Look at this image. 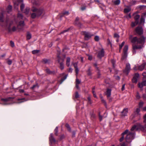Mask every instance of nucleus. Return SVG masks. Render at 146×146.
I'll return each mask as SVG.
<instances>
[{
  "label": "nucleus",
  "instance_id": "f257e3e1",
  "mask_svg": "<svg viewBox=\"0 0 146 146\" xmlns=\"http://www.w3.org/2000/svg\"><path fill=\"white\" fill-rule=\"evenodd\" d=\"M3 15L1 14L0 16V25L2 27H6L9 31H15L16 30V29L15 27H13L11 29L10 27L13 24V22L12 21H9V19L8 18H7L5 21L3 20Z\"/></svg>",
  "mask_w": 146,
  "mask_h": 146
},
{
  "label": "nucleus",
  "instance_id": "f03ea898",
  "mask_svg": "<svg viewBox=\"0 0 146 146\" xmlns=\"http://www.w3.org/2000/svg\"><path fill=\"white\" fill-rule=\"evenodd\" d=\"M31 11L33 12L31 15V17L33 19L39 17L44 12V10L43 8L38 9L35 7H33L31 9Z\"/></svg>",
  "mask_w": 146,
  "mask_h": 146
},
{
  "label": "nucleus",
  "instance_id": "7ed1b4c3",
  "mask_svg": "<svg viewBox=\"0 0 146 146\" xmlns=\"http://www.w3.org/2000/svg\"><path fill=\"white\" fill-rule=\"evenodd\" d=\"M131 42L133 43L137 42V44H143L145 42V38L143 36H142L138 38L137 37L132 38V36L130 35L129 37Z\"/></svg>",
  "mask_w": 146,
  "mask_h": 146
},
{
  "label": "nucleus",
  "instance_id": "20e7f679",
  "mask_svg": "<svg viewBox=\"0 0 146 146\" xmlns=\"http://www.w3.org/2000/svg\"><path fill=\"white\" fill-rule=\"evenodd\" d=\"M143 118L144 120L143 122L145 123V127L142 126L140 123H137L136 125H134L131 128V131H133L134 130H138L140 129L143 131H146V114L144 116Z\"/></svg>",
  "mask_w": 146,
  "mask_h": 146
},
{
  "label": "nucleus",
  "instance_id": "39448f33",
  "mask_svg": "<svg viewBox=\"0 0 146 146\" xmlns=\"http://www.w3.org/2000/svg\"><path fill=\"white\" fill-rule=\"evenodd\" d=\"M135 135V134L133 133L132 132H129L127 134L126 138V142H131V140L134 139Z\"/></svg>",
  "mask_w": 146,
  "mask_h": 146
},
{
  "label": "nucleus",
  "instance_id": "423d86ee",
  "mask_svg": "<svg viewBox=\"0 0 146 146\" xmlns=\"http://www.w3.org/2000/svg\"><path fill=\"white\" fill-rule=\"evenodd\" d=\"M82 33L84 35L85 39L86 40H88L92 36H93V35L91 33L85 31L82 32Z\"/></svg>",
  "mask_w": 146,
  "mask_h": 146
},
{
  "label": "nucleus",
  "instance_id": "0eeeda50",
  "mask_svg": "<svg viewBox=\"0 0 146 146\" xmlns=\"http://www.w3.org/2000/svg\"><path fill=\"white\" fill-rule=\"evenodd\" d=\"M143 47V45H133V54H135L136 50L138 49L141 48Z\"/></svg>",
  "mask_w": 146,
  "mask_h": 146
},
{
  "label": "nucleus",
  "instance_id": "6e6552de",
  "mask_svg": "<svg viewBox=\"0 0 146 146\" xmlns=\"http://www.w3.org/2000/svg\"><path fill=\"white\" fill-rule=\"evenodd\" d=\"M136 33L139 35H141L143 33V30L141 27H138L135 29Z\"/></svg>",
  "mask_w": 146,
  "mask_h": 146
},
{
  "label": "nucleus",
  "instance_id": "1a4fd4ad",
  "mask_svg": "<svg viewBox=\"0 0 146 146\" xmlns=\"http://www.w3.org/2000/svg\"><path fill=\"white\" fill-rule=\"evenodd\" d=\"M130 70V66L129 64H127L125 68L124 71V72L127 75Z\"/></svg>",
  "mask_w": 146,
  "mask_h": 146
},
{
  "label": "nucleus",
  "instance_id": "9d476101",
  "mask_svg": "<svg viewBox=\"0 0 146 146\" xmlns=\"http://www.w3.org/2000/svg\"><path fill=\"white\" fill-rule=\"evenodd\" d=\"M104 51L103 48H102L98 52V56L99 58H101L104 56Z\"/></svg>",
  "mask_w": 146,
  "mask_h": 146
},
{
  "label": "nucleus",
  "instance_id": "9b49d317",
  "mask_svg": "<svg viewBox=\"0 0 146 146\" xmlns=\"http://www.w3.org/2000/svg\"><path fill=\"white\" fill-rule=\"evenodd\" d=\"M139 77V74L138 73L135 74L132 80L133 82L136 83Z\"/></svg>",
  "mask_w": 146,
  "mask_h": 146
},
{
  "label": "nucleus",
  "instance_id": "f8f14e48",
  "mask_svg": "<svg viewBox=\"0 0 146 146\" xmlns=\"http://www.w3.org/2000/svg\"><path fill=\"white\" fill-rule=\"evenodd\" d=\"M111 89H108L106 92V95L110 102L111 101V99L110 98V96L111 95Z\"/></svg>",
  "mask_w": 146,
  "mask_h": 146
},
{
  "label": "nucleus",
  "instance_id": "ddd939ff",
  "mask_svg": "<svg viewBox=\"0 0 146 146\" xmlns=\"http://www.w3.org/2000/svg\"><path fill=\"white\" fill-rule=\"evenodd\" d=\"M128 112V109L127 108L124 109L123 111L121 112L122 115L124 116L127 115V114Z\"/></svg>",
  "mask_w": 146,
  "mask_h": 146
},
{
  "label": "nucleus",
  "instance_id": "4468645a",
  "mask_svg": "<svg viewBox=\"0 0 146 146\" xmlns=\"http://www.w3.org/2000/svg\"><path fill=\"white\" fill-rule=\"evenodd\" d=\"M49 140L51 143H55L56 142V140L53 136L52 133L50 134L49 137Z\"/></svg>",
  "mask_w": 146,
  "mask_h": 146
},
{
  "label": "nucleus",
  "instance_id": "2eb2a0df",
  "mask_svg": "<svg viewBox=\"0 0 146 146\" xmlns=\"http://www.w3.org/2000/svg\"><path fill=\"white\" fill-rule=\"evenodd\" d=\"M146 86V81L144 80L142 83H139L138 84V86L140 88H142L143 86Z\"/></svg>",
  "mask_w": 146,
  "mask_h": 146
},
{
  "label": "nucleus",
  "instance_id": "dca6fc26",
  "mask_svg": "<svg viewBox=\"0 0 146 146\" xmlns=\"http://www.w3.org/2000/svg\"><path fill=\"white\" fill-rule=\"evenodd\" d=\"M146 64V63L145 62H144L141 65L139 66L138 67L139 70L140 71L143 70L144 69Z\"/></svg>",
  "mask_w": 146,
  "mask_h": 146
},
{
  "label": "nucleus",
  "instance_id": "f3484780",
  "mask_svg": "<svg viewBox=\"0 0 146 146\" xmlns=\"http://www.w3.org/2000/svg\"><path fill=\"white\" fill-rule=\"evenodd\" d=\"M140 17L139 15H136L134 17L135 19V23L136 24H137L138 23V19Z\"/></svg>",
  "mask_w": 146,
  "mask_h": 146
},
{
  "label": "nucleus",
  "instance_id": "a211bd4d",
  "mask_svg": "<svg viewBox=\"0 0 146 146\" xmlns=\"http://www.w3.org/2000/svg\"><path fill=\"white\" fill-rule=\"evenodd\" d=\"M24 25V21H21L19 23V25L17 26V28L19 29H21V28H20V27H23Z\"/></svg>",
  "mask_w": 146,
  "mask_h": 146
},
{
  "label": "nucleus",
  "instance_id": "6ab92c4d",
  "mask_svg": "<svg viewBox=\"0 0 146 146\" xmlns=\"http://www.w3.org/2000/svg\"><path fill=\"white\" fill-rule=\"evenodd\" d=\"M128 46L127 45H125L123 48V53L125 54V56H126V54H127V52L128 49Z\"/></svg>",
  "mask_w": 146,
  "mask_h": 146
},
{
  "label": "nucleus",
  "instance_id": "aec40b11",
  "mask_svg": "<svg viewBox=\"0 0 146 146\" xmlns=\"http://www.w3.org/2000/svg\"><path fill=\"white\" fill-rule=\"evenodd\" d=\"M46 73L49 74H54L55 73L54 71H51L49 69H46Z\"/></svg>",
  "mask_w": 146,
  "mask_h": 146
},
{
  "label": "nucleus",
  "instance_id": "412c9836",
  "mask_svg": "<svg viewBox=\"0 0 146 146\" xmlns=\"http://www.w3.org/2000/svg\"><path fill=\"white\" fill-rule=\"evenodd\" d=\"M140 111V110L139 108H137L136 109L135 111L134 112V114L135 115H139V112Z\"/></svg>",
  "mask_w": 146,
  "mask_h": 146
},
{
  "label": "nucleus",
  "instance_id": "4be33fe9",
  "mask_svg": "<svg viewBox=\"0 0 146 146\" xmlns=\"http://www.w3.org/2000/svg\"><path fill=\"white\" fill-rule=\"evenodd\" d=\"M70 58L69 57H67V60L66 61V65L68 67L70 65Z\"/></svg>",
  "mask_w": 146,
  "mask_h": 146
},
{
  "label": "nucleus",
  "instance_id": "5701e85b",
  "mask_svg": "<svg viewBox=\"0 0 146 146\" xmlns=\"http://www.w3.org/2000/svg\"><path fill=\"white\" fill-rule=\"evenodd\" d=\"M32 2L34 5H38L39 4V3L38 1V0H33Z\"/></svg>",
  "mask_w": 146,
  "mask_h": 146
},
{
  "label": "nucleus",
  "instance_id": "b1692460",
  "mask_svg": "<svg viewBox=\"0 0 146 146\" xmlns=\"http://www.w3.org/2000/svg\"><path fill=\"white\" fill-rule=\"evenodd\" d=\"M12 10V7L10 5H9L7 9V11L8 13H9L11 12Z\"/></svg>",
  "mask_w": 146,
  "mask_h": 146
},
{
  "label": "nucleus",
  "instance_id": "393cba45",
  "mask_svg": "<svg viewBox=\"0 0 146 146\" xmlns=\"http://www.w3.org/2000/svg\"><path fill=\"white\" fill-rule=\"evenodd\" d=\"M39 86L37 83L34 85L33 87L31 88L32 90H34L36 88H38Z\"/></svg>",
  "mask_w": 146,
  "mask_h": 146
},
{
  "label": "nucleus",
  "instance_id": "a878e982",
  "mask_svg": "<svg viewBox=\"0 0 146 146\" xmlns=\"http://www.w3.org/2000/svg\"><path fill=\"white\" fill-rule=\"evenodd\" d=\"M40 52L39 50H34L32 51V53L33 54H36Z\"/></svg>",
  "mask_w": 146,
  "mask_h": 146
},
{
  "label": "nucleus",
  "instance_id": "bb28decb",
  "mask_svg": "<svg viewBox=\"0 0 146 146\" xmlns=\"http://www.w3.org/2000/svg\"><path fill=\"white\" fill-rule=\"evenodd\" d=\"M87 74L88 76H91L92 74V73L90 70V67L87 71Z\"/></svg>",
  "mask_w": 146,
  "mask_h": 146
},
{
  "label": "nucleus",
  "instance_id": "cd10ccee",
  "mask_svg": "<svg viewBox=\"0 0 146 146\" xmlns=\"http://www.w3.org/2000/svg\"><path fill=\"white\" fill-rule=\"evenodd\" d=\"M120 3V0H115L114 1V3L116 5H119Z\"/></svg>",
  "mask_w": 146,
  "mask_h": 146
},
{
  "label": "nucleus",
  "instance_id": "c85d7f7f",
  "mask_svg": "<svg viewBox=\"0 0 146 146\" xmlns=\"http://www.w3.org/2000/svg\"><path fill=\"white\" fill-rule=\"evenodd\" d=\"M31 37V35L29 33H28L27 35V39H30Z\"/></svg>",
  "mask_w": 146,
  "mask_h": 146
},
{
  "label": "nucleus",
  "instance_id": "c756f323",
  "mask_svg": "<svg viewBox=\"0 0 146 146\" xmlns=\"http://www.w3.org/2000/svg\"><path fill=\"white\" fill-rule=\"evenodd\" d=\"M11 98H9L5 99H2L1 100L5 102H7V101H9L10 99Z\"/></svg>",
  "mask_w": 146,
  "mask_h": 146
},
{
  "label": "nucleus",
  "instance_id": "7c9ffc66",
  "mask_svg": "<svg viewBox=\"0 0 146 146\" xmlns=\"http://www.w3.org/2000/svg\"><path fill=\"white\" fill-rule=\"evenodd\" d=\"M131 10V9L130 8H125L124 10V12L125 13L129 12Z\"/></svg>",
  "mask_w": 146,
  "mask_h": 146
},
{
  "label": "nucleus",
  "instance_id": "2f4dec72",
  "mask_svg": "<svg viewBox=\"0 0 146 146\" xmlns=\"http://www.w3.org/2000/svg\"><path fill=\"white\" fill-rule=\"evenodd\" d=\"M60 69L62 70H63L64 68V66L63 64L61 62L60 63Z\"/></svg>",
  "mask_w": 146,
  "mask_h": 146
},
{
  "label": "nucleus",
  "instance_id": "473e14b6",
  "mask_svg": "<svg viewBox=\"0 0 146 146\" xmlns=\"http://www.w3.org/2000/svg\"><path fill=\"white\" fill-rule=\"evenodd\" d=\"M146 8V6L145 5H140L139 7V8L140 9H143Z\"/></svg>",
  "mask_w": 146,
  "mask_h": 146
},
{
  "label": "nucleus",
  "instance_id": "72a5a7b5",
  "mask_svg": "<svg viewBox=\"0 0 146 146\" xmlns=\"http://www.w3.org/2000/svg\"><path fill=\"white\" fill-rule=\"evenodd\" d=\"M65 126L67 127L68 131H71V128L69 125L68 124H66L65 125Z\"/></svg>",
  "mask_w": 146,
  "mask_h": 146
},
{
  "label": "nucleus",
  "instance_id": "f704fd0d",
  "mask_svg": "<svg viewBox=\"0 0 146 146\" xmlns=\"http://www.w3.org/2000/svg\"><path fill=\"white\" fill-rule=\"evenodd\" d=\"M124 43H125V42L124 41H123L121 43V44H120L119 45V50L120 51L122 48L123 46L124 45Z\"/></svg>",
  "mask_w": 146,
  "mask_h": 146
},
{
  "label": "nucleus",
  "instance_id": "c9c22d12",
  "mask_svg": "<svg viewBox=\"0 0 146 146\" xmlns=\"http://www.w3.org/2000/svg\"><path fill=\"white\" fill-rule=\"evenodd\" d=\"M67 75H66L64 77V78H62L61 79V82H60V84H61L63 82V81L65 80L67 78Z\"/></svg>",
  "mask_w": 146,
  "mask_h": 146
},
{
  "label": "nucleus",
  "instance_id": "e433bc0d",
  "mask_svg": "<svg viewBox=\"0 0 146 146\" xmlns=\"http://www.w3.org/2000/svg\"><path fill=\"white\" fill-rule=\"evenodd\" d=\"M54 131L55 132V134L56 135H57L58 132V127H56L54 129Z\"/></svg>",
  "mask_w": 146,
  "mask_h": 146
},
{
  "label": "nucleus",
  "instance_id": "4c0bfd02",
  "mask_svg": "<svg viewBox=\"0 0 146 146\" xmlns=\"http://www.w3.org/2000/svg\"><path fill=\"white\" fill-rule=\"evenodd\" d=\"M128 129H127L125 131L123 132L122 133V135H124L125 134H128Z\"/></svg>",
  "mask_w": 146,
  "mask_h": 146
},
{
  "label": "nucleus",
  "instance_id": "58836bf2",
  "mask_svg": "<svg viewBox=\"0 0 146 146\" xmlns=\"http://www.w3.org/2000/svg\"><path fill=\"white\" fill-rule=\"evenodd\" d=\"M24 5L22 3L21 5V9L22 11H23V10L24 9Z\"/></svg>",
  "mask_w": 146,
  "mask_h": 146
},
{
  "label": "nucleus",
  "instance_id": "ea45409f",
  "mask_svg": "<svg viewBox=\"0 0 146 146\" xmlns=\"http://www.w3.org/2000/svg\"><path fill=\"white\" fill-rule=\"evenodd\" d=\"M29 9H26L25 10L23 11L24 13L26 14H27L29 13Z\"/></svg>",
  "mask_w": 146,
  "mask_h": 146
},
{
  "label": "nucleus",
  "instance_id": "a19ab883",
  "mask_svg": "<svg viewBox=\"0 0 146 146\" xmlns=\"http://www.w3.org/2000/svg\"><path fill=\"white\" fill-rule=\"evenodd\" d=\"M100 98L101 99L102 102L105 105H106V103L105 100L103 99V97L102 96H101Z\"/></svg>",
  "mask_w": 146,
  "mask_h": 146
},
{
  "label": "nucleus",
  "instance_id": "79ce46f5",
  "mask_svg": "<svg viewBox=\"0 0 146 146\" xmlns=\"http://www.w3.org/2000/svg\"><path fill=\"white\" fill-rule=\"evenodd\" d=\"M7 64L9 65H11V64L12 63V61L10 59H8V60L7 61Z\"/></svg>",
  "mask_w": 146,
  "mask_h": 146
},
{
  "label": "nucleus",
  "instance_id": "37998d69",
  "mask_svg": "<svg viewBox=\"0 0 146 146\" xmlns=\"http://www.w3.org/2000/svg\"><path fill=\"white\" fill-rule=\"evenodd\" d=\"M111 62L112 64V65L113 68L115 67L114 64L115 63V61L113 60H111Z\"/></svg>",
  "mask_w": 146,
  "mask_h": 146
},
{
  "label": "nucleus",
  "instance_id": "c03bdc74",
  "mask_svg": "<svg viewBox=\"0 0 146 146\" xmlns=\"http://www.w3.org/2000/svg\"><path fill=\"white\" fill-rule=\"evenodd\" d=\"M94 39L96 41H98L99 40V37L98 36H96L94 38Z\"/></svg>",
  "mask_w": 146,
  "mask_h": 146
},
{
  "label": "nucleus",
  "instance_id": "a18cd8bd",
  "mask_svg": "<svg viewBox=\"0 0 146 146\" xmlns=\"http://www.w3.org/2000/svg\"><path fill=\"white\" fill-rule=\"evenodd\" d=\"M79 95L77 92H76L75 94V97L76 98H78L79 97Z\"/></svg>",
  "mask_w": 146,
  "mask_h": 146
},
{
  "label": "nucleus",
  "instance_id": "49530a36",
  "mask_svg": "<svg viewBox=\"0 0 146 146\" xmlns=\"http://www.w3.org/2000/svg\"><path fill=\"white\" fill-rule=\"evenodd\" d=\"M18 17L19 19H22L23 16L22 14L19 13L18 15Z\"/></svg>",
  "mask_w": 146,
  "mask_h": 146
},
{
  "label": "nucleus",
  "instance_id": "de8ad7c7",
  "mask_svg": "<svg viewBox=\"0 0 146 146\" xmlns=\"http://www.w3.org/2000/svg\"><path fill=\"white\" fill-rule=\"evenodd\" d=\"M76 84H80L81 81H80L77 78H76Z\"/></svg>",
  "mask_w": 146,
  "mask_h": 146
},
{
  "label": "nucleus",
  "instance_id": "09e8293b",
  "mask_svg": "<svg viewBox=\"0 0 146 146\" xmlns=\"http://www.w3.org/2000/svg\"><path fill=\"white\" fill-rule=\"evenodd\" d=\"M142 75L143 76V78L146 79V72H145L142 74Z\"/></svg>",
  "mask_w": 146,
  "mask_h": 146
},
{
  "label": "nucleus",
  "instance_id": "8fccbe9b",
  "mask_svg": "<svg viewBox=\"0 0 146 146\" xmlns=\"http://www.w3.org/2000/svg\"><path fill=\"white\" fill-rule=\"evenodd\" d=\"M126 56H125V54H124V55H123L122 56V58H121V59L122 60H124L125 58H126V57H127V54H126Z\"/></svg>",
  "mask_w": 146,
  "mask_h": 146
},
{
  "label": "nucleus",
  "instance_id": "3c124183",
  "mask_svg": "<svg viewBox=\"0 0 146 146\" xmlns=\"http://www.w3.org/2000/svg\"><path fill=\"white\" fill-rule=\"evenodd\" d=\"M137 24H136L135 22V23L132 22L131 25V27H133L135 26Z\"/></svg>",
  "mask_w": 146,
  "mask_h": 146
},
{
  "label": "nucleus",
  "instance_id": "603ef678",
  "mask_svg": "<svg viewBox=\"0 0 146 146\" xmlns=\"http://www.w3.org/2000/svg\"><path fill=\"white\" fill-rule=\"evenodd\" d=\"M75 71L76 74V76H77L79 72V70L78 68H75Z\"/></svg>",
  "mask_w": 146,
  "mask_h": 146
},
{
  "label": "nucleus",
  "instance_id": "864d4df0",
  "mask_svg": "<svg viewBox=\"0 0 146 146\" xmlns=\"http://www.w3.org/2000/svg\"><path fill=\"white\" fill-rule=\"evenodd\" d=\"M136 97V98L137 99H139L140 98L138 92H137Z\"/></svg>",
  "mask_w": 146,
  "mask_h": 146
},
{
  "label": "nucleus",
  "instance_id": "5fc2aeb1",
  "mask_svg": "<svg viewBox=\"0 0 146 146\" xmlns=\"http://www.w3.org/2000/svg\"><path fill=\"white\" fill-rule=\"evenodd\" d=\"M73 65L75 68H78L77 66V63H74Z\"/></svg>",
  "mask_w": 146,
  "mask_h": 146
},
{
  "label": "nucleus",
  "instance_id": "6e6d98bb",
  "mask_svg": "<svg viewBox=\"0 0 146 146\" xmlns=\"http://www.w3.org/2000/svg\"><path fill=\"white\" fill-rule=\"evenodd\" d=\"M88 103L90 104H92V101H91V100L90 97H88Z\"/></svg>",
  "mask_w": 146,
  "mask_h": 146
},
{
  "label": "nucleus",
  "instance_id": "4d7b16f0",
  "mask_svg": "<svg viewBox=\"0 0 146 146\" xmlns=\"http://www.w3.org/2000/svg\"><path fill=\"white\" fill-rule=\"evenodd\" d=\"M114 36L115 37L117 38H118L119 37V36L118 34H115L114 35Z\"/></svg>",
  "mask_w": 146,
  "mask_h": 146
},
{
  "label": "nucleus",
  "instance_id": "13d9d810",
  "mask_svg": "<svg viewBox=\"0 0 146 146\" xmlns=\"http://www.w3.org/2000/svg\"><path fill=\"white\" fill-rule=\"evenodd\" d=\"M63 15H68L69 14V12L68 11H66L63 12Z\"/></svg>",
  "mask_w": 146,
  "mask_h": 146
},
{
  "label": "nucleus",
  "instance_id": "bf43d9fd",
  "mask_svg": "<svg viewBox=\"0 0 146 146\" xmlns=\"http://www.w3.org/2000/svg\"><path fill=\"white\" fill-rule=\"evenodd\" d=\"M145 22V19H143L142 17L141 18V23H143Z\"/></svg>",
  "mask_w": 146,
  "mask_h": 146
},
{
  "label": "nucleus",
  "instance_id": "052dcab7",
  "mask_svg": "<svg viewBox=\"0 0 146 146\" xmlns=\"http://www.w3.org/2000/svg\"><path fill=\"white\" fill-rule=\"evenodd\" d=\"M10 42L11 46L12 47H14V42L12 41H11Z\"/></svg>",
  "mask_w": 146,
  "mask_h": 146
},
{
  "label": "nucleus",
  "instance_id": "680f3d73",
  "mask_svg": "<svg viewBox=\"0 0 146 146\" xmlns=\"http://www.w3.org/2000/svg\"><path fill=\"white\" fill-rule=\"evenodd\" d=\"M69 30V29H68L64 30L62 32H61V34H63V33H64L65 32H66L68 31Z\"/></svg>",
  "mask_w": 146,
  "mask_h": 146
},
{
  "label": "nucleus",
  "instance_id": "e2e57ef3",
  "mask_svg": "<svg viewBox=\"0 0 146 146\" xmlns=\"http://www.w3.org/2000/svg\"><path fill=\"white\" fill-rule=\"evenodd\" d=\"M143 104V102H140L139 104V106L140 107H141L142 106Z\"/></svg>",
  "mask_w": 146,
  "mask_h": 146
},
{
  "label": "nucleus",
  "instance_id": "0e129e2a",
  "mask_svg": "<svg viewBox=\"0 0 146 146\" xmlns=\"http://www.w3.org/2000/svg\"><path fill=\"white\" fill-rule=\"evenodd\" d=\"M99 118L100 121H101L102 120V117L100 115V114H99Z\"/></svg>",
  "mask_w": 146,
  "mask_h": 146
},
{
  "label": "nucleus",
  "instance_id": "69168bd1",
  "mask_svg": "<svg viewBox=\"0 0 146 146\" xmlns=\"http://www.w3.org/2000/svg\"><path fill=\"white\" fill-rule=\"evenodd\" d=\"M43 62L45 63H46L48 62V60L46 59H44L43 60Z\"/></svg>",
  "mask_w": 146,
  "mask_h": 146
},
{
  "label": "nucleus",
  "instance_id": "338daca9",
  "mask_svg": "<svg viewBox=\"0 0 146 146\" xmlns=\"http://www.w3.org/2000/svg\"><path fill=\"white\" fill-rule=\"evenodd\" d=\"M19 91L21 93H23L24 92V90L23 89H19Z\"/></svg>",
  "mask_w": 146,
  "mask_h": 146
},
{
  "label": "nucleus",
  "instance_id": "774afa93",
  "mask_svg": "<svg viewBox=\"0 0 146 146\" xmlns=\"http://www.w3.org/2000/svg\"><path fill=\"white\" fill-rule=\"evenodd\" d=\"M142 16L143 17H146V12L143 13V14H142Z\"/></svg>",
  "mask_w": 146,
  "mask_h": 146
}]
</instances>
